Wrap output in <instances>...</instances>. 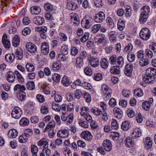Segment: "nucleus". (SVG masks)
Here are the masks:
<instances>
[{"instance_id":"11","label":"nucleus","mask_w":156,"mask_h":156,"mask_svg":"<svg viewBox=\"0 0 156 156\" xmlns=\"http://www.w3.org/2000/svg\"><path fill=\"white\" fill-rule=\"evenodd\" d=\"M102 146L104 150L107 151H109L112 149V143L111 141L109 140L106 139L104 140L103 141Z\"/></svg>"},{"instance_id":"37","label":"nucleus","mask_w":156,"mask_h":156,"mask_svg":"<svg viewBox=\"0 0 156 156\" xmlns=\"http://www.w3.org/2000/svg\"><path fill=\"white\" fill-rule=\"evenodd\" d=\"M55 123L54 121L50 122L46 126L44 130L43 131V132L47 131L49 129H54V128L55 127Z\"/></svg>"},{"instance_id":"51","label":"nucleus","mask_w":156,"mask_h":156,"mask_svg":"<svg viewBox=\"0 0 156 156\" xmlns=\"http://www.w3.org/2000/svg\"><path fill=\"white\" fill-rule=\"evenodd\" d=\"M83 60L79 56L76 58V66L77 67L80 68L82 66Z\"/></svg>"},{"instance_id":"57","label":"nucleus","mask_w":156,"mask_h":156,"mask_svg":"<svg viewBox=\"0 0 156 156\" xmlns=\"http://www.w3.org/2000/svg\"><path fill=\"white\" fill-rule=\"evenodd\" d=\"M78 122L79 125L83 128H87L88 127V122L86 121H83L80 119L79 120Z\"/></svg>"},{"instance_id":"17","label":"nucleus","mask_w":156,"mask_h":156,"mask_svg":"<svg viewBox=\"0 0 156 156\" xmlns=\"http://www.w3.org/2000/svg\"><path fill=\"white\" fill-rule=\"evenodd\" d=\"M82 138L88 141H91L93 138V136L91 133L88 131H84L82 132L80 134Z\"/></svg>"},{"instance_id":"32","label":"nucleus","mask_w":156,"mask_h":156,"mask_svg":"<svg viewBox=\"0 0 156 156\" xmlns=\"http://www.w3.org/2000/svg\"><path fill=\"white\" fill-rule=\"evenodd\" d=\"M67 7L69 9L74 10L78 7V5L76 3L72 2H67Z\"/></svg>"},{"instance_id":"36","label":"nucleus","mask_w":156,"mask_h":156,"mask_svg":"<svg viewBox=\"0 0 156 156\" xmlns=\"http://www.w3.org/2000/svg\"><path fill=\"white\" fill-rule=\"evenodd\" d=\"M29 137L28 135H27L24 133L19 137V142L22 143H25L27 141Z\"/></svg>"},{"instance_id":"41","label":"nucleus","mask_w":156,"mask_h":156,"mask_svg":"<svg viewBox=\"0 0 156 156\" xmlns=\"http://www.w3.org/2000/svg\"><path fill=\"white\" fill-rule=\"evenodd\" d=\"M15 53L19 59H21L23 58V50L20 48H19L16 50Z\"/></svg>"},{"instance_id":"58","label":"nucleus","mask_w":156,"mask_h":156,"mask_svg":"<svg viewBox=\"0 0 156 156\" xmlns=\"http://www.w3.org/2000/svg\"><path fill=\"white\" fill-rule=\"evenodd\" d=\"M81 86L86 90H90L92 88L90 84L85 81H84L82 83Z\"/></svg>"},{"instance_id":"39","label":"nucleus","mask_w":156,"mask_h":156,"mask_svg":"<svg viewBox=\"0 0 156 156\" xmlns=\"http://www.w3.org/2000/svg\"><path fill=\"white\" fill-rule=\"evenodd\" d=\"M29 123V119L25 117H23L19 121L20 125L23 126L28 125Z\"/></svg>"},{"instance_id":"25","label":"nucleus","mask_w":156,"mask_h":156,"mask_svg":"<svg viewBox=\"0 0 156 156\" xmlns=\"http://www.w3.org/2000/svg\"><path fill=\"white\" fill-rule=\"evenodd\" d=\"M150 101H146L142 103V108L146 111H148L151 107V104L153 102V98H151Z\"/></svg>"},{"instance_id":"13","label":"nucleus","mask_w":156,"mask_h":156,"mask_svg":"<svg viewBox=\"0 0 156 156\" xmlns=\"http://www.w3.org/2000/svg\"><path fill=\"white\" fill-rule=\"evenodd\" d=\"M88 60L90 66L93 67H96L99 65V60L98 58L91 56L90 57Z\"/></svg>"},{"instance_id":"15","label":"nucleus","mask_w":156,"mask_h":156,"mask_svg":"<svg viewBox=\"0 0 156 156\" xmlns=\"http://www.w3.org/2000/svg\"><path fill=\"white\" fill-rule=\"evenodd\" d=\"M69 129L67 128L62 129L58 131L57 135L58 136L62 138L68 137L69 136Z\"/></svg>"},{"instance_id":"42","label":"nucleus","mask_w":156,"mask_h":156,"mask_svg":"<svg viewBox=\"0 0 156 156\" xmlns=\"http://www.w3.org/2000/svg\"><path fill=\"white\" fill-rule=\"evenodd\" d=\"M125 24L122 20H119L117 24L118 29L120 31L122 30L125 27Z\"/></svg>"},{"instance_id":"26","label":"nucleus","mask_w":156,"mask_h":156,"mask_svg":"<svg viewBox=\"0 0 156 156\" xmlns=\"http://www.w3.org/2000/svg\"><path fill=\"white\" fill-rule=\"evenodd\" d=\"M132 137H128L125 140V144L126 146L128 147H132L134 145V141L133 140Z\"/></svg>"},{"instance_id":"45","label":"nucleus","mask_w":156,"mask_h":156,"mask_svg":"<svg viewBox=\"0 0 156 156\" xmlns=\"http://www.w3.org/2000/svg\"><path fill=\"white\" fill-rule=\"evenodd\" d=\"M26 68L28 72H32L35 69L34 66L31 63H28L26 64Z\"/></svg>"},{"instance_id":"35","label":"nucleus","mask_w":156,"mask_h":156,"mask_svg":"<svg viewBox=\"0 0 156 156\" xmlns=\"http://www.w3.org/2000/svg\"><path fill=\"white\" fill-rule=\"evenodd\" d=\"M90 111L96 116L101 115L102 113V112L98 108L95 107H93L90 109Z\"/></svg>"},{"instance_id":"23","label":"nucleus","mask_w":156,"mask_h":156,"mask_svg":"<svg viewBox=\"0 0 156 156\" xmlns=\"http://www.w3.org/2000/svg\"><path fill=\"white\" fill-rule=\"evenodd\" d=\"M37 145L39 147H42L45 148L48 147V144L46 140L42 138L37 142Z\"/></svg>"},{"instance_id":"19","label":"nucleus","mask_w":156,"mask_h":156,"mask_svg":"<svg viewBox=\"0 0 156 156\" xmlns=\"http://www.w3.org/2000/svg\"><path fill=\"white\" fill-rule=\"evenodd\" d=\"M34 23L37 25H41L44 22V18L42 17L36 16L33 19Z\"/></svg>"},{"instance_id":"2","label":"nucleus","mask_w":156,"mask_h":156,"mask_svg":"<svg viewBox=\"0 0 156 156\" xmlns=\"http://www.w3.org/2000/svg\"><path fill=\"white\" fill-rule=\"evenodd\" d=\"M142 13L139 19V22L141 24L144 23L148 17L150 12V8L148 5H144L141 8Z\"/></svg>"},{"instance_id":"44","label":"nucleus","mask_w":156,"mask_h":156,"mask_svg":"<svg viewBox=\"0 0 156 156\" xmlns=\"http://www.w3.org/2000/svg\"><path fill=\"white\" fill-rule=\"evenodd\" d=\"M15 74L16 75L18 81L20 83H22L24 82V78L18 71H15Z\"/></svg>"},{"instance_id":"52","label":"nucleus","mask_w":156,"mask_h":156,"mask_svg":"<svg viewBox=\"0 0 156 156\" xmlns=\"http://www.w3.org/2000/svg\"><path fill=\"white\" fill-rule=\"evenodd\" d=\"M149 62V60L146 58H142L140 61L139 63L142 66H144L147 65Z\"/></svg>"},{"instance_id":"1","label":"nucleus","mask_w":156,"mask_h":156,"mask_svg":"<svg viewBox=\"0 0 156 156\" xmlns=\"http://www.w3.org/2000/svg\"><path fill=\"white\" fill-rule=\"evenodd\" d=\"M146 76L143 78L144 81L146 83L152 84L155 81L154 76L156 75V69L149 67L146 71Z\"/></svg>"},{"instance_id":"8","label":"nucleus","mask_w":156,"mask_h":156,"mask_svg":"<svg viewBox=\"0 0 156 156\" xmlns=\"http://www.w3.org/2000/svg\"><path fill=\"white\" fill-rule=\"evenodd\" d=\"M61 118L62 121H66L67 124L69 125L73 122V114H70L68 115L65 112H62Z\"/></svg>"},{"instance_id":"43","label":"nucleus","mask_w":156,"mask_h":156,"mask_svg":"<svg viewBox=\"0 0 156 156\" xmlns=\"http://www.w3.org/2000/svg\"><path fill=\"white\" fill-rule=\"evenodd\" d=\"M61 67V63L59 61L54 62L51 66V68L53 70L56 71L59 69Z\"/></svg>"},{"instance_id":"38","label":"nucleus","mask_w":156,"mask_h":156,"mask_svg":"<svg viewBox=\"0 0 156 156\" xmlns=\"http://www.w3.org/2000/svg\"><path fill=\"white\" fill-rule=\"evenodd\" d=\"M101 27V25L100 24L94 25L91 28V32L93 34L97 33Z\"/></svg>"},{"instance_id":"46","label":"nucleus","mask_w":156,"mask_h":156,"mask_svg":"<svg viewBox=\"0 0 156 156\" xmlns=\"http://www.w3.org/2000/svg\"><path fill=\"white\" fill-rule=\"evenodd\" d=\"M47 28L45 26L38 27L35 28L36 31L39 32L41 33H45L47 30Z\"/></svg>"},{"instance_id":"49","label":"nucleus","mask_w":156,"mask_h":156,"mask_svg":"<svg viewBox=\"0 0 156 156\" xmlns=\"http://www.w3.org/2000/svg\"><path fill=\"white\" fill-rule=\"evenodd\" d=\"M145 57L147 59L151 58L153 56V54L152 51L149 49L146 50L145 53Z\"/></svg>"},{"instance_id":"31","label":"nucleus","mask_w":156,"mask_h":156,"mask_svg":"<svg viewBox=\"0 0 156 156\" xmlns=\"http://www.w3.org/2000/svg\"><path fill=\"white\" fill-rule=\"evenodd\" d=\"M145 147L147 149L151 148L152 145V140L149 137H147L146 138L145 141L144 142Z\"/></svg>"},{"instance_id":"34","label":"nucleus","mask_w":156,"mask_h":156,"mask_svg":"<svg viewBox=\"0 0 156 156\" xmlns=\"http://www.w3.org/2000/svg\"><path fill=\"white\" fill-rule=\"evenodd\" d=\"M15 58V55L13 54L8 53L5 56V58L6 61L8 62H13Z\"/></svg>"},{"instance_id":"60","label":"nucleus","mask_w":156,"mask_h":156,"mask_svg":"<svg viewBox=\"0 0 156 156\" xmlns=\"http://www.w3.org/2000/svg\"><path fill=\"white\" fill-rule=\"evenodd\" d=\"M83 95L86 99V102H90L91 100V97L90 94L87 92H85L83 93Z\"/></svg>"},{"instance_id":"20","label":"nucleus","mask_w":156,"mask_h":156,"mask_svg":"<svg viewBox=\"0 0 156 156\" xmlns=\"http://www.w3.org/2000/svg\"><path fill=\"white\" fill-rule=\"evenodd\" d=\"M15 72L13 73L12 71H9L6 74V76L7 81L9 82H13L15 79Z\"/></svg>"},{"instance_id":"47","label":"nucleus","mask_w":156,"mask_h":156,"mask_svg":"<svg viewBox=\"0 0 156 156\" xmlns=\"http://www.w3.org/2000/svg\"><path fill=\"white\" fill-rule=\"evenodd\" d=\"M134 93L136 96L140 97L142 96L143 94V92L141 89L137 88L134 90Z\"/></svg>"},{"instance_id":"48","label":"nucleus","mask_w":156,"mask_h":156,"mask_svg":"<svg viewBox=\"0 0 156 156\" xmlns=\"http://www.w3.org/2000/svg\"><path fill=\"white\" fill-rule=\"evenodd\" d=\"M127 57L128 61L130 62H133L135 59V55L132 53H128Z\"/></svg>"},{"instance_id":"21","label":"nucleus","mask_w":156,"mask_h":156,"mask_svg":"<svg viewBox=\"0 0 156 156\" xmlns=\"http://www.w3.org/2000/svg\"><path fill=\"white\" fill-rule=\"evenodd\" d=\"M114 115L115 117L120 119L122 117V112L118 108H115L113 109Z\"/></svg>"},{"instance_id":"3","label":"nucleus","mask_w":156,"mask_h":156,"mask_svg":"<svg viewBox=\"0 0 156 156\" xmlns=\"http://www.w3.org/2000/svg\"><path fill=\"white\" fill-rule=\"evenodd\" d=\"M110 63L112 65L116 64L122 67L124 63L123 58L122 56L117 57L115 55H112L109 58Z\"/></svg>"},{"instance_id":"6","label":"nucleus","mask_w":156,"mask_h":156,"mask_svg":"<svg viewBox=\"0 0 156 156\" xmlns=\"http://www.w3.org/2000/svg\"><path fill=\"white\" fill-rule=\"evenodd\" d=\"M82 26L84 28H89L93 25V19L88 16H85L81 22Z\"/></svg>"},{"instance_id":"30","label":"nucleus","mask_w":156,"mask_h":156,"mask_svg":"<svg viewBox=\"0 0 156 156\" xmlns=\"http://www.w3.org/2000/svg\"><path fill=\"white\" fill-rule=\"evenodd\" d=\"M61 83L64 86L66 87H68L70 84L69 80L68 77L66 76H64L63 77Z\"/></svg>"},{"instance_id":"53","label":"nucleus","mask_w":156,"mask_h":156,"mask_svg":"<svg viewBox=\"0 0 156 156\" xmlns=\"http://www.w3.org/2000/svg\"><path fill=\"white\" fill-rule=\"evenodd\" d=\"M27 89L29 90H33L35 88L34 83L32 81H28L26 84Z\"/></svg>"},{"instance_id":"64","label":"nucleus","mask_w":156,"mask_h":156,"mask_svg":"<svg viewBox=\"0 0 156 156\" xmlns=\"http://www.w3.org/2000/svg\"><path fill=\"white\" fill-rule=\"evenodd\" d=\"M36 98L40 103H43L45 101V99L44 96L41 94H37L36 96Z\"/></svg>"},{"instance_id":"40","label":"nucleus","mask_w":156,"mask_h":156,"mask_svg":"<svg viewBox=\"0 0 156 156\" xmlns=\"http://www.w3.org/2000/svg\"><path fill=\"white\" fill-rule=\"evenodd\" d=\"M81 115L85 118L88 122L90 123L93 120L92 117L89 113L82 112L81 113Z\"/></svg>"},{"instance_id":"61","label":"nucleus","mask_w":156,"mask_h":156,"mask_svg":"<svg viewBox=\"0 0 156 156\" xmlns=\"http://www.w3.org/2000/svg\"><path fill=\"white\" fill-rule=\"evenodd\" d=\"M94 5L98 7H102L104 5V2L102 0H95Z\"/></svg>"},{"instance_id":"10","label":"nucleus","mask_w":156,"mask_h":156,"mask_svg":"<svg viewBox=\"0 0 156 156\" xmlns=\"http://www.w3.org/2000/svg\"><path fill=\"white\" fill-rule=\"evenodd\" d=\"M133 71V66L131 64H127L126 65L124 69V73L126 76H131L132 75Z\"/></svg>"},{"instance_id":"55","label":"nucleus","mask_w":156,"mask_h":156,"mask_svg":"<svg viewBox=\"0 0 156 156\" xmlns=\"http://www.w3.org/2000/svg\"><path fill=\"white\" fill-rule=\"evenodd\" d=\"M111 127L113 129L117 130L119 128L118 124L116 120L112 119L111 122Z\"/></svg>"},{"instance_id":"24","label":"nucleus","mask_w":156,"mask_h":156,"mask_svg":"<svg viewBox=\"0 0 156 156\" xmlns=\"http://www.w3.org/2000/svg\"><path fill=\"white\" fill-rule=\"evenodd\" d=\"M108 64V61L106 58H101L100 62V66L102 68L104 69L107 68Z\"/></svg>"},{"instance_id":"18","label":"nucleus","mask_w":156,"mask_h":156,"mask_svg":"<svg viewBox=\"0 0 156 156\" xmlns=\"http://www.w3.org/2000/svg\"><path fill=\"white\" fill-rule=\"evenodd\" d=\"M2 42L4 47L6 48H9L11 45L9 41L7 39V36L6 34H4L3 35L2 39Z\"/></svg>"},{"instance_id":"33","label":"nucleus","mask_w":156,"mask_h":156,"mask_svg":"<svg viewBox=\"0 0 156 156\" xmlns=\"http://www.w3.org/2000/svg\"><path fill=\"white\" fill-rule=\"evenodd\" d=\"M30 12L32 14L37 15L41 12L40 8L37 6H34L30 8Z\"/></svg>"},{"instance_id":"22","label":"nucleus","mask_w":156,"mask_h":156,"mask_svg":"<svg viewBox=\"0 0 156 156\" xmlns=\"http://www.w3.org/2000/svg\"><path fill=\"white\" fill-rule=\"evenodd\" d=\"M132 137L133 138H136L140 137L141 135V132L140 129L136 128L134 129L132 133Z\"/></svg>"},{"instance_id":"62","label":"nucleus","mask_w":156,"mask_h":156,"mask_svg":"<svg viewBox=\"0 0 156 156\" xmlns=\"http://www.w3.org/2000/svg\"><path fill=\"white\" fill-rule=\"evenodd\" d=\"M112 136V139L116 141L118 140L119 136V133L117 132H112L111 133L110 136Z\"/></svg>"},{"instance_id":"54","label":"nucleus","mask_w":156,"mask_h":156,"mask_svg":"<svg viewBox=\"0 0 156 156\" xmlns=\"http://www.w3.org/2000/svg\"><path fill=\"white\" fill-rule=\"evenodd\" d=\"M61 51L62 55H65L68 54L69 52V48L67 46L64 45L61 47Z\"/></svg>"},{"instance_id":"5","label":"nucleus","mask_w":156,"mask_h":156,"mask_svg":"<svg viewBox=\"0 0 156 156\" xmlns=\"http://www.w3.org/2000/svg\"><path fill=\"white\" fill-rule=\"evenodd\" d=\"M151 35L150 31L147 28H144L142 29L139 33L140 38L144 41H147L148 40Z\"/></svg>"},{"instance_id":"9","label":"nucleus","mask_w":156,"mask_h":156,"mask_svg":"<svg viewBox=\"0 0 156 156\" xmlns=\"http://www.w3.org/2000/svg\"><path fill=\"white\" fill-rule=\"evenodd\" d=\"M105 13L102 11H100L95 15L94 20L97 23H101L105 19Z\"/></svg>"},{"instance_id":"56","label":"nucleus","mask_w":156,"mask_h":156,"mask_svg":"<svg viewBox=\"0 0 156 156\" xmlns=\"http://www.w3.org/2000/svg\"><path fill=\"white\" fill-rule=\"evenodd\" d=\"M129 122L127 121L123 122L121 125L122 129L125 131H127L129 129Z\"/></svg>"},{"instance_id":"16","label":"nucleus","mask_w":156,"mask_h":156,"mask_svg":"<svg viewBox=\"0 0 156 156\" xmlns=\"http://www.w3.org/2000/svg\"><path fill=\"white\" fill-rule=\"evenodd\" d=\"M42 53L44 55H47L49 51V47L48 44L45 42H43L41 47Z\"/></svg>"},{"instance_id":"29","label":"nucleus","mask_w":156,"mask_h":156,"mask_svg":"<svg viewBox=\"0 0 156 156\" xmlns=\"http://www.w3.org/2000/svg\"><path fill=\"white\" fill-rule=\"evenodd\" d=\"M18 132L15 129H11L10 130L8 133L9 137L10 138H14L17 136Z\"/></svg>"},{"instance_id":"28","label":"nucleus","mask_w":156,"mask_h":156,"mask_svg":"<svg viewBox=\"0 0 156 156\" xmlns=\"http://www.w3.org/2000/svg\"><path fill=\"white\" fill-rule=\"evenodd\" d=\"M20 37L18 35H16L12 39L13 45L15 47H17L20 43Z\"/></svg>"},{"instance_id":"12","label":"nucleus","mask_w":156,"mask_h":156,"mask_svg":"<svg viewBox=\"0 0 156 156\" xmlns=\"http://www.w3.org/2000/svg\"><path fill=\"white\" fill-rule=\"evenodd\" d=\"M108 36L111 43L114 44L117 41V34L115 31H111L108 32Z\"/></svg>"},{"instance_id":"27","label":"nucleus","mask_w":156,"mask_h":156,"mask_svg":"<svg viewBox=\"0 0 156 156\" xmlns=\"http://www.w3.org/2000/svg\"><path fill=\"white\" fill-rule=\"evenodd\" d=\"M119 66H114L111 68L110 72L114 74H119L120 73V70Z\"/></svg>"},{"instance_id":"4","label":"nucleus","mask_w":156,"mask_h":156,"mask_svg":"<svg viewBox=\"0 0 156 156\" xmlns=\"http://www.w3.org/2000/svg\"><path fill=\"white\" fill-rule=\"evenodd\" d=\"M94 39L95 43L98 45L101 44L103 46H105L107 44V38L103 34H97L95 37Z\"/></svg>"},{"instance_id":"14","label":"nucleus","mask_w":156,"mask_h":156,"mask_svg":"<svg viewBox=\"0 0 156 156\" xmlns=\"http://www.w3.org/2000/svg\"><path fill=\"white\" fill-rule=\"evenodd\" d=\"M26 48L28 51L31 53H34L37 51L36 46L32 43L29 42L26 45Z\"/></svg>"},{"instance_id":"7","label":"nucleus","mask_w":156,"mask_h":156,"mask_svg":"<svg viewBox=\"0 0 156 156\" xmlns=\"http://www.w3.org/2000/svg\"><path fill=\"white\" fill-rule=\"evenodd\" d=\"M22 114V110L19 107L16 106L12 111L11 115L13 118L18 119L21 117Z\"/></svg>"},{"instance_id":"63","label":"nucleus","mask_w":156,"mask_h":156,"mask_svg":"<svg viewBox=\"0 0 156 156\" xmlns=\"http://www.w3.org/2000/svg\"><path fill=\"white\" fill-rule=\"evenodd\" d=\"M54 99L56 102H59L62 100V97L61 94L59 93L55 94V95Z\"/></svg>"},{"instance_id":"59","label":"nucleus","mask_w":156,"mask_h":156,"mask_svg":"<svg viewBox=\"0 0 156 156\" xmlns=\"http://www.w3.org/2000/svg\"><path fill=\"white\" fill-rule=\"evenodd\" d=\"M83 94L80 89L76 90L75 91V98L77 99H79Z\"/></svg>"},{"instance_id":"50","label":"nucleus","mask_w":156,"mask_h":156,"mask_svg":"<svg viewBox=\"0 0 156 156\" xmlns=\"http://www.w3.org/2000/svg\"><path fill=\"white\" fill-rule=\"evenodd\" d=\"M26 90V89L24 86L21 85L19 84H16L14 87V91L18 90L19 92L22 90Z\"/></svg>"}]
</instances>
